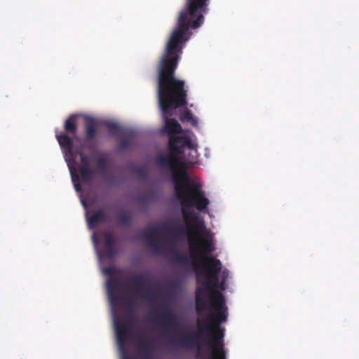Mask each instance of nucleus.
<instances>
[{
  "instance_id": "9d476101",
  "label": "nucleus",
  "mask_w": 359,
  "mask_h": 359,
  "mask_svg": "<svg viewBox=\"0 0 359 359\" xmlns=\"http://www.w3.org/2000/svg\"><path fill=\"white\" fill-rule=\"evenodd\" d=\"M79 155L81 159V164L79 166V171L81 180L84 182H88L93 180L95 175V170L90 168V158L83 151L76 152V156Z\"/></svg>"
},
{
  "instance_id": "ddd939ff",
  "label": "nucleus",
  "mask_w": 359,
  "mask_h": 359,
  "mask_svg": "<svg viewBox=\"0 0 359 359\" xmlns=\"http://www.w3.org/2000/svg\"><path fill=\"white\" fill-rule=\"evenodd\" d=\"M137 347L142 359H153L150 343L143 336L137 337Z\"/></svg>"
},
{
  "instance_id": "423d86ee",
  "label": "nucleus",
  "mask_w": 359,
  "mask_h": 359,
  "mask_svg": "<svg viewBox=\"0 0 359 359\" xmlns=\"http://www.w3.org/2000/svg\"><path fill=\"white\" fill-rule=\"evenodd\" d=\"M98 126L99 122L95 118H88L85 121V137L83 146L88 150H94L97 147Z\"/></svg>"
},
{
  "instance_id": "393cba45",
  "label": "nucleus",
  "mask_w": 359,
  "mask_h": 359,
  "mask_svg": "<svg viewBox=\"0 0 359 359\" xmlns=\"http://www.w3.org/2000/svg\"><path fill=\"white\" fill-rule=\"evenodd\" d=\"M136 172L142 177H144L147 175V171L144 168H137L136 169Z\"/></svg>"
},
{
  "instance_id": "b1692460",
  "label": "nucleus",
  "mask_w": 359,
  "mask_h": 359,
  "mask_svg": "<svg viewBox=\"0 0 359 359\" xmlns=\"http://www.w3.org/2000/svg\"><path fill=\"white\" fill-rule=\"evenodd\" d=\"M104 273L107 276H113L116 273V270L114 267H108L104 269Z\"/></svg>"
},
{
  "instance_id": "a878e982",
  "label": "nucleus",
  "mask_w": 359,
  "mask_h": 359,
  "mask_svg": "<svg viewBox=\"0 0 359 359\" xmlns=\"http://www.w3.org/2000/svg\"><path fill=\"white\" fill-rule=\"evenodd\" d=\"M229 276V271L227 270H224L222 272V280L226 281Z\"/></svg>"
},
{
  "instance_id": "5701e85b",
  "label": "nucleus",
  "mask_w": 359,
  "mask_h": 359,
  "mask_svg": "<svg viewBox=\"0 0 359 359\" xmlns=\"http://www.w3.org/2000/svg\"><path fill=\"white\" fill-rule=\"evenodd\" d=\"M121 303L123 305L128 309V310H132L133 309V303L130 300L125 299V298H121Z\"/></svg>"
},
{
  "instance_id": "39448f33",
  "label": "nucleus",
  "mask_w": 359,
  "mask_h": 359,
  "mask_svg": "<svg viewBox=\"0 0 359 359\" xmlns=\"http://www.w3.org/2000/svg\"><path fill=\"white\" fill-rule=\"evenodd\" d=\"M158 234H163L170 237L186 235L187 236L189 241L192 240L190 237V233L188 229L182 226L174 227L163 225L161 227H155L144 230L142 233L144 238L147 243L156 252L159 251L160 250V245L158 238Z\"/></svg>"
},
{
  "instance_id": "bb28decb",
  "label": "nucleus",
  "mask_w": 359,
  "mask_h": 359,
  "mask_svg": "<svg viewBox=\"0 0 359 359\" xmlns=\"http://www.w3.org/2000/svg\"><path fill=\"white\" fill-rule=\"evenodd\" d=\"M225 285H226V281H223V280L219 281V286L217 287L216 289L219 288L222 290H224L225 287H226Z\"/></svg>"
},
{
  "instance_id": "0eeeda50",
  "label": "nucleus",
  "mask_w": 359,
  "mask_h": 359,
  "mask_svg": "<svg viewBox=\"0 0 359 359\" xmlns=\"http://www.w3.org/2000/svg\"><path fill=\"white\" fill-rule=\"evenodd\" d=\"M156 323L164 330L178 329L177 318L174 311L168 307H164L162 312L155 313Z\"/></svg>"
},
{
  "instance_id": "f257e3e1",
  "label": "nucleus",
  "mask_w": 359,
  "mask_h": 359,
  "mask_svg": "<svg viewBox=\"0 0 359 359\" xmlns=\"http://www.w3.org/2000/svg\"><path fill=\"white\" fill-rule=\"evenodd\" d=\"M201 24H177L172 30L166 42L163 53L157 65V97L162 116L164 120V130L169 135L167 155L161 154L156 158V164L168 169L175 182V190L178 196L185 198V193L178 184L182 179L189 187V193L194 200H197L199 208H204L208 200L203 198L199 184L190 183V178L186 168L180 161L178 155L184 153L187 148L196 154L197 145L193 142L189 135H175L182 132L181 125L175 119L169 118L174 111L187 105L188 87L185 81L175 76V71L180 60L186 42L189 39L190 29H196Z\"/></svg>"
},
{
  "instance_id": "20e7f679",
  "label": "nucleus",
  "mask_w": 359,
  "mask_h": 359,
  "mask_svg": "<svg viewBox=\"0 0 359 359\" xmlns=\"http://www.w3.org/2000/svg\"><path fill=\"white\" fill-rule=\"evenodd\" d=\"M210 0H186L179 13L177 22H203L208 10Z\"/></svg>"
},
{
  "instance_id": "dca6fc26",
  "label": "nucleus",
  "mask_w": 359,
  "mask_h": 359,
  "mask_svg": "<svg viewBox=\"0 0 359 359\" xmlns=\"http://www.w3.org/2000/svg\"><path fill=\"white\" fill-rule=\"evenodd\" d=\"M76 116L71 115L69 118L65 121L64 124V129L65 132L68 134L74 135L77 132V125L75 121Z\"/></svg>"
},
{
  "instance_id": "f8f14e48",
  "label": "nucleus",
  "mask_w": 359,
  "mask_h": 359,
  "mask_svg": "<svg viewBox=\"0 0 359 359\" xmlns=\"http://www.w3.org/2000/svg\"><path fill=\"white\" fill-rule=\"evenodd\" d=\"M104 255L108 259H112L116 254L115 239L111 233H104Z\"/></svg>"
},
{
  "instance_id": "c85d7f7f",
  "label": "nucleus",
  "mask_w": 359,
  "mask_h": 359,
  "mask_svg": "<svg viewBox=\"0 0 359 359\" xmlns=\"http://www.w3.org/2000/svg\"><path fill=\"white\" fill-rule=\"evenodd\" d=\"M79 187H80L79 185L75 184V188L76 190H78Z\"/></svg>"
},
{
  "instance_id": "cd10ccee",
  "label": "nucleus",
  "mask_w": 359,
  "mask_h": 359,
  "mask_svg": "<svg viewBox=\"0 0 359 359\" xmlns=\"http://www.w3.org/2000/svg\"><path fill=\"white\" fill-rule=\"evenodd\" d=\"M123 359H130V358L128 355H123Z\"/></svg>"
},
{
  "instance_id": "2eb2a0df",
  "label": "nucleus",
  "mask_w": 359,
  "mask_h": 359,
  "mask_svg": "<svg viewBox=\"0 0 359 359\" xmlns=\"http://www.w3.org/2000/svg\"><path fill=\"white\" fill-rule=\"evenodd\" d=\"M120 286V282L113 278H109L107 280V287L109 293V297L112 304H116L118 297L115 295V290Z\"/></svg>"
},
{
  "instance_id": "7ed1b4c3",
  "label": "nucleus",
  "mask_w": 359,
  "mask_h": 359,
  "mask_svg": "<svg viewBox=\"0 0 359 359\" xmlns=\"http://www.w3.org/2000/svg\"><path fill=\"white\" fill-rule=\"evenodd\" d=\"M174 184V190L175 193L176 197L180 200L181 205H182V213L183 219L186 224L187 228L190 226L191 222L193 223V229L194 231L195 234L198 236L199 243L197 245H201V238H203L202 236V232L205 229V226L203 222L200 221L198 219L197 214L192 211L189 210L187 208L194 207L199 211H203L207 209L210 201L208 198L205 197L204 191L202 190V185L199 182H195L190 180L191 184H199L201 186V190L203 193V198L208 200L207 205L204 208H199L198 203L197 200H194L192 196L189 193V189L187 186L185 185L184 181L182 179L179 180V185L180 186V189L185 193V198L189 201V202L184 203V199L181 198L178 196L176 190H175V182L172 180Z\"/></svg>"
},
{
  "instance_id": "412c9836",
  "label": "nucleus",
  "mask_w": 359,
  "mask_h": 359,
  "mask_svg": "<svg viewBox=\"0 0 359 359\" xmlns=\"http://www.w3.org/2000/svg\"><path fill=\"white\" fill-rule=\"evenodd\" d=\"M131 215L128 212H120L118 215V224L127 226L130 224Z\"/></svg>"
},
{
  "instance_id": "aec40b11",
  "label": "nucleus",
  "mask_w": 359,
  "mask_h": 359,
  "mask_svg": "<svg viewBox=\"0 0 359 359\" xmlns=\"http://www.w3.org/2000/svg\"><path fill=\"white\" fill-rule=\"evenodd\" d=\"M102 125H103L111 135H118L120 132V127L118 124L115 122L104 121L102 123Z\"/></svg>"
},
{
  "instance_id": "1a4fd4ad",
  "label": "nucleus",
  "mask_w": 359,
  "mask_h": 359,
  "mask_svg": "<svg viewBox=\"0 0 359 359\" xmlns=\"http://www.w3.org/2000/svg\"><path fill=\"white\" fill-rule=\"evenodd\" d=\"M57 140L65 154L66 161L68 163H74L76 151L73 150V140L67 134L61 133L56 135Z\"/></svg>"
},
{
  "instance_id": "9b49d317",
  "label": "nucleus",
  "mask_w": 359,
  "mask_h": 359,
  "mask_svg": "<svg viewBox=\"0 0 359 359\" xmlns=\"http://www.w3.org/2000/svg\"><path fill=\"white\" fill-rule=\"evenodd\" d=\"M116 337L120 348H123L130 333L128 325L116 319L114 321Z\"/></svg>"
},
{
  "instance_id": "4be33fe9",
  "label": "nucleus",
  "mask_w": 359,
  "mask_h": 359,
  "mask_svg": "<svg viewBox=\"0 0 359 359\" xmlns=\"http://www.w3.org/2000/svg\"><path fill=\"white\" fill-rule=\"evenodd\" d=\"M130 144V140L129 138H123L118 142V147L120 149H126L129 147Z\"/></svg>"
},
{
  "instance_id": "6ab92c4d",
  "label": "nucleus",
  "mask_w": 359,
  "mask_h": 359,
  "mask_svg": "<svg viewBox=\"0 0 359 359\" xmlns=\"http://www.w3.org/2000/svg\"><path fill=\"white\" fill-rule=\"evenodd\" d=\"M97 167L95 169L96 172L104 173L108 168V160L102 156H98L96 158Z\"/></svg>"
},
{
  "instance_id": "4468645a",
  "label": "nucleus",
  "mask_w": 359,
  "mask_h": 359,
  "mask_svg": "<svg viewBox=\"0 0 359 359\" xmlns=\"http://www.w3.org/2000/svg\"><path fill=\"white\" fill-rule=\"evenodd\" d=\"M88 225L94 227L101 222H108L110 221L109 216L105 213L103 209H100L87 219Z\"/></svg>"
},
{
  "instance_id": "a211bd4d",
  "label": "nucleus",
  "mask_w": 359,
  "mask_h": 359,
  "mask_svg": "<svg viewBox=\"0 0 359 359\" xmlns=\"http://www.w3.org/2000/svg\"><path fill=\"white\" fill-rule=\"evenodd\" d=\"M180 120L189 122L192 126L198 128L197 119L193 116L191 111L187 109L181 113Z\"/></svg>"
},
{
  "instance_id": "f03ea898",
  "label": "nucleus",
  "mask_w": 359,
  "mask_h": 359,
  "mask_svg": "<svg viewBox=\"0 0 359 359\" xmlns=\"http://www.w3.org/2000/svg\"><path fill=\"white\" fill-rule=\"evenodd\" d=\"M212 234L208 231V238H201V245L192 240L189 241V250L191 258V265L196 273L198 281L203 279V288L196 291V309L198 312L207 311L209 313V321L204 326L198 325V332L191 336H181L175 339V342L191 348L200 346L197 343L205 334L210 337L209 346L212 349V359H226V353L223 347L222 338L212 337L213 325L219 327L220 323L227 318L225 298L223 294L216 290L219 286V275L222 271L221 262L213 256H208L215 251Z\"/></svg>"
},
{
  "instance_id": "f3484780",
  "label": "nucleus",
  "mask_w": 359,
  "mask_h": 359,
  "mask_svg": "<svg viewBox=\"0 0 359 359\" xmlns=\"http://www.w3.org/2000/svg\"><path fill=\"white\" fill-rule=\"evenodd\" d=\"M172 252H173V261L178 263L179 264L187 266L190 264L189 258L180 253L176 248H172Z\"/></svg>"
},
{
  "instance_id": "6e6552de",
  "label": "nucleus",
  "mask_w": 359,
  "mask_h": 359,
  "mask_svg": "<svg viewBox=\"0 0 359 359\" xmlns=\"http://www.w3.org/2000/svg\"><path fill=\"white\" fill-rule=\"evenodd\" d=\"M128 289L133 290L136 295L147 300L152 299L153 292L146 288L145 276L142 274L136 275L128 283Z\"/></svg>"
}]
</instances>
